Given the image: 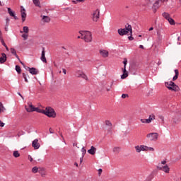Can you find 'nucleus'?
Returning a JSON list of instances; mask_svg holds the SVG:
<instances>
[{"label":"nucleus","instance_id":"obj_1","mask_svg":"<svg viewBox=\"0 0 181 181\" xmlns=\"http://www.w3.org/2000/svg\"><path fill=\"white\" fill-rule=\"evenodd\" d=\"M80 35H81V39L86 42V43H90V42H93V35L90 31H79Z\"/></svg>","mask_w":181,"mask_h":181},{"label":"nucleus","instance_id":"obj_2","mask_svg":"<svg viewBox=\"0 0 181 181\" xmlns=\"http://www.w3.org/2000/svg\"><path fill=\"white\" fill-rule=\"evenodd\" d=\"M166 163V160H163L160 163H158V165H157V169H158V170H162L165 173H169V172H170V168H169V165Z\"/></svg>","mask_w":181,"mask_h":181},{"label":"nucleus","instance_id":"obj_3","mask_svg":"<svg viewBox=\"0 0 181 181\" xmlns=\"http://www.w3.org/2000/svg\"><path fill=\"white\" fill-rule=\"evenodd\" d=\"M129 32L130 35H132V26L129 24H127V26H125V28H119L117 30L118 34L120 36H124V35H127Z\"/></svg>","mask_w":181,"mask_h":181},{"label":"nucleus","instance_id":"obj_4","mask_svg":"<svg viewBox=\"0 0 181 181\" xmlns=\"http://www.w3.org/2000/svg\"><path fill=\"white\" fill-rule=\"evenodd\" d=\"M165 86L170 91H179L180 90L179 86L173 81L165 82Z\"/></svg>","mask_w":181,"mask_h":181},{"label":"nucleus","instance_id":"obj_5","mask_svg":"<svg viewBox=\"0 0 181 181\" xmlns=\"http://www.w3.org/2000/svg\"><path fill=\"white\" fill-rule=\"evenodd\" d=\"M43 114L49 118H56V112L50 107H46L45 110H44Z\"/></svg>","mask_w":181,"mask_h":181},{"label":"nucleus","instance_id":"obj_6","mask_svg":"<svg viewBox=\"0 0 181 181\" xmlns=\"http://www.w3.org/2000/svg\"><path fill=\"white\" fill-rule=\"evenodd\" d=\"M75 76L76 77L81 78L83 80H86V81H88V77L87 76V75H86V74H84V72L81 70L76 71L75 73Z\"/></svg>","mask_w":181,"mask_h":181},{"label":"nucleus","instance_id":"obj_7","mask_svg":"<svg viewBox=\"0 0 181 181\" xmlns=\"http://www.w3.org/2000/svg\"><path fill=\"white\" fill-rule=\"evenodd\" d=\"M146 137L149 141H157L159 138V134L157 132L149 133L146 135Z\"/></svg>","mask_w":181,"mask_h":181},{"label":"nucleus","instance_id":"obj_8","mask_svg":"<svg viewBox=\"0 0 181 181\" xmlns=\"http://www.w3.org/2000/svg\"><path fill=\"white\" fill-rule=\"evenodd\" d=\"M92 19L93 22H98V19H100V10L96 9L93 12Z\"/></svg>","mask_w":181,"mask_h":181},{"label":"nucleus","instance_id":"obj_9","mask_svg":"<svg viewBox=\"0 0 181 181\" xmlns=\"http://www.w3.org/2000/svg\"><path fill=\"white\" fill-rule=\"evenodd\" d=\"M134 148L136 149V152H137V153H139L141 151H146L147 147L145 145H141L136 146Z\"/></svg>","mask_w":181,"mask_h":181},{"label":"nucleus","instance_id":"obj_10","mask_svg":"<svg viewBox=\"0 0 181 181\" xmlns=\"http://www.w3.org/2000/svg\"><path fill=\"white\" fill-rule=\"evenodd\" d=\"M28 106L25 107L27 112H33L35 111V106H33V105L30 102L28 103Z\"/></svg>","mask_w":181,"mask_h":181},{"label":"nucleus","instance_id":"obj_11","mask_svg":"<svg viewBox=\"0 0 181 181\" xmlns=\"http://www.w3.org/2000/svg\"><path fill=\"white\" fill-rule=\"evenodd\" d=\"M32 146L34 148V149H39L40 148V144H39V140L37 139H35L33 143Z\"/></svg>","mask_w":181,"mask_h":181},{"label":"nucleus","instance_id":"obj_12","mask_svg":"<svg viewBox=\"0 0 181 181\" xmlns=\"http://www.w3.org/2000/svg\"><path fill=\"white\" fill-rule=\"evenodd\" d=\"M152 2H153V0H145V3L143 4V6L151 9V8H152Z\"/></svg>","mask_w":181,"mask_h":181},{"label":"nucleus","instance_id":"obj_13","mask_svg":"<svg viewBox=\"0 0 181 181\" xmlns=\"http://www.w3.org/2000/svg\"><path fill=\"white\" fill-rule=\"evenodd\" d=\"M21 18H22V21L25 22L26 21V10L23 8V6H21Z\"/></svg>","mask_w":181,"mask_h":181},{"label":"nucleus","instance_id":"obj_14","mask_svg":"<svg viewBox=\"0 0 181 181\" xmlns=\"http://www.w3.org/2000/svg\"><path fill=\"white\" fill-rule=\"evenodd\" d=\"M45 53L46 52L45 51V48L43 47L42 54H41V57H40V60H42L43 63H47V60L46 59V57H45Z\"/></svg>","mask_w":181,"mask_h":181},{"label":"nucleus","instance_id":"obj_15","mask_svg":"<svg viewBox=\"0 0 181 181\" xmlns=\"http://www.w3.org/2000/svg\"><path fill=\"white\" fill-rule=\"evenodd\" d=\"M29 73H30V74H33V76H36V74H39V70H37V69L35 67H32L29 69Z\"/></svg>","mask_w":181,"mask_h":181},{"label":"nucleus","instance_id":"obj_16","mask_svg":"<svg viewBox=\"0 0 181 181\" xmlns=\"http://www.w3.org/2000/svg\"><path fill=\"white\" fill-rule=\"evenodd\" d=\"M159 0L156 1L152 6V9H153V12L155 13H156V11L158 10V8H159Z\"/></svg>","mask_w":181,"mask_h":181},{"label":"nucleus","instance_id":"obj_17","mask_svg":"<svg viewBox=\"0 0 181 181\" xmlns=\"http://www.w3.org/2000/svg\"><path fill=\"white\" fill-rule=\"evenodd\" d=\"M88 152L90 155H95V152H97V148L94 147V146H90V149L88 150Z\"/></svg>","mask_w":181,"mask_h":181},{"label":"nucleus","instance_id":"obj_18","mask_svg":"<svg viewBox=\"0 0 181 181\" xmlns=\"http://www.w3.org/2000/svg\"><path fill=\"white\" fill-rule=\"evenodd\" d=\"M6 62V54L1 53V57H0V64H3V63H5Z\"/></svg>","mask_w":181,"mask_h":181},{"label":"nucleus","instance_id":"obj_19","mask_svg":"<svg viewBox=\"0 0 181 181\" xmlns=\"http://www.w3.org/2000/svg\"><path fill=\"white\" fill-rule=\"evenodd\" d=\"M128 77V72L127 71V67L123 68V74L121 76V78L124 80Z\"/></svg>","mask_w":181,"mask_h":181},{"label":"nucleus","instance_id":"obj_20","mask_svg":"<svg viewBox=\"0 0 181 181\" xmlns=\"http://www.w3.org/2000/svg\"><path fill=\"white\" fill-rule=\"evenodd\" d=\"M38 173L41 175L42 177H45V176H46V171L45 170V168H39Z\"/></svg>","mask_w":181,"mask_h":181},{"label":"nucleus","instance_id":"obj_21","mask_svg":"<svg viewBox=\"0 0 181 181\" xmlns=\"http://www.w3.org/2000/svg\"><path fill=\"white\" fill-rule=\"evenodd\" d=\"M100 54H101V56L103 57H108V51L105 50V49H102V50H100Z\"/></svg>","mask_w":181,"mask_h":181},{"label":"nucleus","instance_id":"obj_22","mask_svg":"<svg viewBox=\"0 0 181 181\" xmlns=\"http://www.w3.org/2000/svg\"><path fill=\"white\" fill-rule=\"evenodd\" d=\"M155 119V115L151 114L149 115L148 119H146L147 124H151Z\"/></svg>","mask_w":181,"mask_h":181},{"label":"nucleus","instance_id":"obj_23","mask_svg":"<svg viewBox=\"0 0 181 181\" xmlns=\"http://www.w3.org/2000/svg\"><path fill=\"white\" fill-rule=\"evenodd\" d=\"M10 50L12 54H13L16 57V59H18V60H21L19 56H18V54H16V50L15 49V48H11Z\"/></svg>","mask_w":181,"mask_h":181},{"label":"nucleus","instance_id":"obj_24","mask_svg":"<svg viewBox=\"0 0 181 181\" xmlns=\"http://www.w3.org/2000/svg\"><path fill=\"white\" fill-rule=\"evenodd\" d=\"M175 76L173 78V81H176V79L179 77V70L175 69Z\"/></svg>","mask_w":181,"mask_h":181},{"label":"nucleus","instance_id":"obj_25","mask_svg":"<svg viewBox=\"0 0 181 181\" xmlns=\"http://www.w3.org/2000/svg\"><path fill=\"white\" fill-rule=\"evenodd\" d=\"M42 21L44 22H45L46 23H49V22H50V17H49L47 16H43Z\"/></svg>","mask_w":181,"mask_h":181},{"label":"nucleus","instance_id":"obj_26","mask_svg":"<svg viewBox=\"0 0 181 181\" xmlns=\"http://www.w3.org/2000/svg\"><path fill=\"white\" fill-rule=\"evenodd\" d=\"M162 33L160 32V30H157V39L158 40L160 41L162 40Z\"/></svg>","mask_w":181,"mask_h":181},{"label":"nucleus","instance_id":"obj_27","mask_svg":"<svg viewBox=\"0 0 181 181\" xmlns=\"http://www.w3.org/2000/svg\"><path fill=\"white\" fill-rule=\"evenodd\" d=\"M29 33V27L28 26H24L23 28V31H20V33Z\"/></svg>","mask_w":181,"mask_h":181},{"label":"nucleus","instance_id":"obj_28","mask_svg":"<svg viewBox=\"0 0 181 181\" xmlns=\"http://www.w3.org/2000/svg\"><path fill=\"white\" fill-rule=\"evenodd\" d=\"M5 111H6V109L4 106V104H2L1 102H0V114L1 112H5Z\"/></svg>","mask_w":181,"mask_h":181},{"label":"nucleus","instance_id":"obj_29","mask_svg":"<svg viewBox=\"0 0 181 181\" xmlns=\"http://www.w3.org/2000/svg\"><path fill=\"white\" fill-rule=\"evenodd\" d=\"M33 2L35 6H38V8H40V1L39 0H33Z\"/></svg>","mask_w":181,"mask_h":181},{"label":"nucleus","instance_id":"obj_30","mask_svg":"<svg viewBox=\"0 0 181 181\" xmlns=\"http://www.w3.org/2000/svg\"><path fill=\"white\" fill-rule=\"evenodd\" d=\"M34 111L40 112V114H43V112H45V110L39 109V107H34Z\"/></svg>","mask_w":181,"mask_h":181},{"label":"nucleus","instance_id":"obj_31","mask_svg":"<svg viewBox=\"0 0 181 181\" xmlns=\"http://www.w3.org/2000/svg\"><path fill=\"white\" fill-rule=\"evenodd\" d=\"M13 156H14V158H19V156H21V153H19V151H15L13 153Z\"/></svg>","mask_w":181,"mask_h":181},{"label":"nucleus","instance_id":"obj_32","mask_svg":"<svg viewBox=\"0 0 181 181\" xmlns=\"http://www.w3.org/2000/svg\"><path fill=\"white\" fill-rule=\"evenodd\" d=\"M163 18H165V19H166L167 21L170 18V15H169V13L165 12L163 13Z\"/></svg>","mask_w":181,"mask_h":181},{"label":"nucleus","instance_id":"obj_33","mask_svg":"<svg viewBox=\"0 0 181 181\" xmlns=\"http://www.w3.org/2000/svg\"><path fill=\"white\" fill-rule=\"evenodd\" d=\"M119 151H121V148L119 147H115L113 148L114 153H119Z\"/></svg>","mask_w":181,"mask_h":181},{"label":"nucleus","instance_id":"obj_34","mask_svg":"<svg viewBox=\"0 0 181 181\" xmlns=\"http://www.w3.org/2000/svg\"><path fill=\"white\" fill-rule=\"evenodd\" d=\"M32 172L33 173H37V172L39 173V168H37V166H35L32 168Z\"/></svg>","mask_w":181,"mask_h":181},{"label":"nucleus","instance_id":"obj_35","mask_svg":"<svg viewBox=\"0 0 181 181\" xmlns=\"http://www.w3.org/2000/svg\"><path fill=\"white\" fill-rule=\"evenodd\" d=\"M105 124L107 127H112V123H111V121L110 120H105Z\"/></svg>","mask_w":181,"mask_h":181},{"label":"nucleus","instance_id":"obj_36","mask_svg":"<svg viewBox=\"0 0 181 181\" xmlns=\"http://www.w3.org/2000/svg\"><path fill=\"white\" fill-rule=\"evenodd\" d=\"M16 71H17V73H18V74H21V73L22 72V69H21V66H19L18 65L16 66Z\"/></svg>","mask_w":181,"mask_h":181},{"label":"nucleus","instance_id":"obj_37","mask_svg":"<svg viewBox=\"0 0 181 181\" xmlns=\"http://www.w3.org/2000/svg\"><path fill=\"white\" fill-rule=\"evenodd\" d=\"M167 21L169 22L170 25H175V20H173V18L170 17Z\"/></svg>","mask_w":181,"mask_h":181},{"label":"nucleus","instance_id":"obj_38","mask_svg":"<svg viewBox=\"0 0 181 181\" xmlns=\"http://www.w3.org/2000/svg\"><path fill=\"white\" fill-rule=\"evenodd\" d=\"M8 12L10 16H15V13L13 11H12L11 8H8Z\"/></svg>","mask_w":181,"mask_h":181},{"label":"nucleus","instance_id":"obj_39","mask_svg":"<svg viewBox=\"0 0 181 181\" xmlns=\"http://www.w3.org/2000/svg\"><path fill=\"white\" fill-rule=\"evenodd\" d=\"M28 33H24V34H23L22 35H21V37H23V40H28Z\"/></svg>","mask_w":181,"mask_h":181},{"label":"nucleus","instance_id":"obj_40","mask_svg":"<svg viewBox=\"0 0 181 181\" xmlns=\"http://www.w3.org/2000/svg\"><path fill=\"white\" fill-rule=\"evenodd\" d=\"M158 118L162 122V124H165V117L163 115H158Z\"/></svg>","mask_w":181,"mask_h":181},{"label":"nucleus","instance_id":"obj_41","mask_svg":"<svg viewBox=\"0 0 181 181\" xmlns=\"http://www.w3.org/2000/svg\"><path fill=\"white\" fill-rule=\"evenodd\" d=\"M81 152H82V156L84 157V155H86L87 150H86V147H83L81 148Z\"/></svg>","mask_w":181,"mask_h":181},{"label":"nucleus","instance_id":"obj_42","mask_svg":"<svg viewBox=\"0 0 181 181\" xmlns=\"http://www.w3.org/2000/svg\"><path fill=\"white\" fill-rule=\"evenodd\" d=\"M23 77L25 83H29V81H28V78H26V74L25 73H23Z\"/></svg>","mask_w":181,"mask_h":181},{"label":"nucleus","instance_id":"obj_43","mask_svg":"<svg viewBox=\"0 0 181 181\" xmlns=\"http://www.w3.org/2000/svg\"><path fill=\"white\" fill-rule=\"evenodd\" d=\"M0 40L1 42V45H3L4 47L6 46V44H5V41H4L3 37H0Z\"/></svg>","mask_w":181,"mask_h":181},{"label":"nucleus","instance_id":"obj_44","mask_svg":"<svg viewBox=\"0 0 181 181\" xmlns=\"http://www.w3.org/2000/svg\"><path fill=\"white\" fill-rule=\"evenodd\" d=\"M9 22H11V20L9 19V18H6V26H9Z\"/></svg>","mask_w":181,"mask_h":181},{"label":"nucleus","instance_id":"obj_45","mask_svg":"<svg viewBox=\"0 0 181 181\" xmlns=\"http://www.w3.org/2000/svg\"><path fill=\"white\" fill-rule=\"evenodd\" d=\"M146 151H155V148H152V147H148L147 146H146Z\"/></svg>","mask_w":181,"mask_h":181},{"label":"nucleus","instance_id":"obj_46","mask_svg":"<svg viewBox=\"0 0 181 181\" xmlns=\"http://www.w3.org/2000/svg\"><path fill=\"white\" fill-rule=\"evenodd\" d=\"M127 63H128V60H127V59H124L123 62L124 67H127Z\"/></svg>","mask_w":181,"mask_h":181},{"label":"nucleus","instance_id":"obj_47","mask_svg":"<svg viewBox=\"0 0 181 181\" xmlns=\"http://www.w3.org/2000/svg\"><path fill=\"white\" fill-rule=\"evenodd\" d=\"M140 121L142 122V124H148L146 119H141Z\"/></svg>","mask_w":181,"mask_h":181},{"label":"nucleus","instance_id":"obj_48","mask_svg":"<svg viewBox=\"0 0 181 181\" xmlns=\"http://www.w3.org/2000/svg\"><path fill=\"white\" fill-rule=\"evenodd\" d=\"M84 1L86 0H75V1H73L72 2L74 4H77L78 2H84Z\"/></svg>","mask_w":181,"mask_h":181},{"label":"nucleus","instance_id":"obj_49","mask_svg":"<svg viewBox=\"0 0 181 181\" xmlns=\"http://www.w3.org/2000/svg\"><path fill=\"white\" fill-rule=\"evenodd\" d=\"M0 127H5V123L0 120Z\"/></svg>","mask_w":181,"mask_h":181},{"label":"nucleus","instance_id":"obj_50","mask_svg":"<svg viewBox=\"0 0 181 181\" xmlns=\"http://www.w3.org/2000/svg\"><path fill=\"white\" fill-rule=\"evenodd\" d=\"M102 173H103V169L100 168L98 170V175H99V176H100Z\"/></svg>","mask_w":181,"mask_h":181},{"label":"nucleus","instance_id":"obj_51","mask_svg":"<svg viewBox=\"0 0 181 181\" xmlns=\"http://www.w3.org/2000/svg\"><path fill=\"white\" fill-rule=\"evenodd\" d=\"M128 97V94H122V98H127Z\"/></svg>","mask_w":181,"mask_h":181},{"label":"nucleus","instance_id":"obj_52","mask_svg":"<svg viewBox=\"0 0 181 181\" xmlns=\"http://www.w3.org/2000/svg\"><path fill=\"white\" fill-rule=\"evenodd\" d=\"M24 67V69H25V70H28V71H29V69H30V67H29V66H26V65H25V66H23Z\"/></svg>","mask_w":181,"mask_h":181},{"label":"nucleus","instance_id":"obj_53","mask_svg":"<svg viewBox=\"0 0 181 181\" xmlns=\"http://www.w3.org/2000/svg\"><path fill=\"white\" fill-rule=\"evenodd\" d=\"M62 71H63L64 74H66V73H67V71L66 70V69H63Z\"/></svg>","mask_w":181,"mask_h":181},{"label":"nucleus","instance_id":"obj_54","mask_svg":"<svg viewBox=\"0 0 181 181\" xmlns=\"http://www.w3.org/2000/svg\"><path fill=\"white\" fill-rule=\"evenodd\" d=\"M9 27V25H6V27H5V30H6V32H8V28Z\"/></svg>","mask_w":181,"mask_h":181},{"label":"nucleus","instance_id":"obj_55","mask_svg":"<svg viewBox=\"0 0 181 181\" xmlns=\"http://www.w3.org/2000/svg\"><path fill=\"white\" fill-rule=\"evenodd\" d=\"M49 132L51 134H54V132L53 131V129L52 128H49Z\"/></svg>","mask_w":181,"mask_h":181},{"label":"nucleus","instance_id":"obj_56","mask_svg":"<svg viewBox=\"0 0 181 181\" xmlns=\"http://www.w3.org/2000/svg\"><path fill=\"white\" fill-rule=\"evenodd\" d=\"M19 62H20V63H21V64H22V66H23V67H25V63H23V62H22V61H21V60H19Z\"/></svg>","mask_w":181,"mask_h":181},{"label":"nucleus","instance_id":"obj_57","mask_svg":"<svg viewBox=\"0 0 181 181\" xmlns=\"http://www.w3.org/2000/svg\"><path fill=\"white\" fill-rule=\"evenodd\" d=\"M129 40H132L134 39V37L129 36L128 37Z\"/></svg>","mask_w":181,"mask_h":181},{"label":"nucleus","instance_id":"obj_58","mask_svg":"<svg viewBox=\"0 0 181 181\" xmlns=\"http://www.w3.org/2000/svg\"><path fill=\"white\" fill-rule=\"evenodd\" d=\"M83 158H84V157H83V156H82V157H81V158H80V163H83Z\"/></svg>","mask_w":181,"mask_h":181},{"label":"nucleus","instance_id":"obj_59","mask_svg":"<svg viewBox=\"0 0 181 181\" xmlns=\"http://www.w3.org/2000/svg\"><path fill=\"white\" fill-rule=\"evenodd\" d=\"M4 47H6V50H7V52L9 51V48H8V46H7V45L4 46Z\"/></svg>","mask_w":181,"mask_h":181},{"label":"nucleus","instance_id":"obj_60","mask_svg":"<svg viewBox=\"0 0 181 181\" xmlns=\"http://www.w3.org/2000/svg\"><path fill=\"white\" fill-rule=\"evenodd\" d=\"M18 95H20V97H21V98H23V96L22 95V94H21V93H18Z\"/></svg>","mask_w":181,"mask_h":181},{"label":"nucleus","instance_id":"obj_61","mask_svg":"<svg viewBox=\"0 0 181 181\" xmlns=\"http://www.w3.org/2000/svg\"><path fill=\"white\" fill-rule=\"evenodd\" d=\"M13 17L14 18V19H16V21H17V19H18V17L16 16H15V14H14V16H13Z\"/></svg>","mask_w":181,"mask_h":181},{"label":"nucleus","instance_id":"obj_62","mask_svg":"<svg viewBox=\"0 0 181 181\" xmlns=\"http://www.w3.org/2000/svg\"><path fill=\"white\" fill-rule=\"evenodd\" d=\"M106 91H111V88H106Z\"/></svg>","mask_w":181,"mask_h":181},{"label":"nucleus","instance_id":"obj_63","mask_svg":"<svg viewBox=\"0 0 181 181\" xmlns=\"http://www.w3.org/2000/svg\"><path fill=\"white\" fill-rule=\"evenodd\" d=\"M148 30H149V31L153 30V27H151Z\"/></svg>","mask_w":181,"mask_h":181},{"label":"nucleus","instance_id":"obj_64","mask_svg":"<svg viewBox=\"0 0 181 181\" xmlns=\"http://www.w3.org/2000/svg\"><path fill=\"white\" fill-rule=\"evenodd\" d=\"M140 49H144V45H139Z\"/></svg>","mask_w":181,"mask_h":181}]
</instances>
